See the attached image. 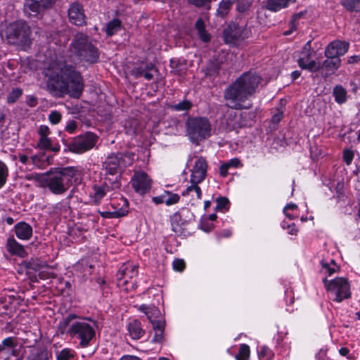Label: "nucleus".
I'll return each instance as SVG.
<instances>
[{"mask_svg":"<svg viewBox=\"0 0 360 360\" xmlns=\"http://www.w3.org/2000/svg\"><path fill=\"white\" fill-rule=\"evenodd\" d=\"M127 328L129 335L134 340L141 338L145 334V330L142 328L141 323L138 320H133L129 323Z\"/></svg>","mask_w":360,"mask_h":360,"instance_id":"obj_25","label":"nucleus"},{"mask_svg":"<svg viewBox=\"0 0 360 360\" xmlns=\"http://www.w3.org/2000/svg\"><path fill=\"white\" fill-rule=\"evenodd\" d=\"M122 22L117 19L115 18L106 24L105 32L107 36L111 37L116 34L121 28Z\"/></svg>","mask_w":360,"mask_h":360,"instance_id":"obj_31","label":"nucleus"},{"mask_svg":"<svg viewBox=\"0 0 360 360\" xmlns=\"http://www.w3.org/2000/svg\"><path fill=\"white\" fill-rule=\"evenodd\" d=\"M340 58L326 57V59L321 63V76L326 78L333 75L340 67Z\"/></svg>","mask_w":360,"mask_h":360,"instance_id":"obj_16","label":"nucleus"},{"mask_svg":"<svg viewBox=\"0 0 360 360\" xmlns=\"http://www.w3.org/2000/svg\"><path fill=\"white\" fill-rule=\"evenodd\" d=\"M61 114L57 110H53L49 115V120L53 124L59 123L61 120Z\"/></svg>","mask_w":360,"mask_h":360,"instance_id":"obj_50","label":"nucleus"},{"mask_svg":"<svg viewBox=\"0 0 360 360\" xmlns=\"http://www.w3.org/2000/svg\"><path fill=\"white\" fill-rule=\"evenodd\" d=\"M349 49V43L342 41H333L330 42L325 50V56L338 58L345 55Z\"/></svg>","mask_w":360,"mask_h":360,"instance_id":"obj_15","label":"nucleus"},{"mask_svg":"<svg viewBox=\"0 0 360 360\" xmlns=\"http://www.w3.org/2000/svg\"><path fill=\"white\" fill-rule=\"evenodd\" d=\"M341 4L349 12L360 13V0H341Z\"/></svg>","mask_w":360,"mask_h":360,"instance_id":"obj_33","label":"nucleus"},{"mask_svg":"<svg viewBox=\"0 0 360 360\" xmlns=\"http://www.w3.org/2000/svg\"><path fill=\"white\" fill-rule=\"evenodd\" d=\"M172 265L174 269L178 271H182L186 267L185 262L181 259H174Z\"/></svg>","mask_w":360,"mask_h":360,"instance_id":"obj_53","label":"nucleus"},{"mask_svg":"<svg viewBox=\"0 0 360 360\" xmlns=\"http://www.w3.org/2000/svg\"><path fill=\"white\" fill-rule=\"evenodd\" d=\"M225 163L227 165V166L229 168H231V167L236 168L240 165V161L238 158H233V159L230 160L229 162H225Z\"/></svg>","mask_w":360,"mask_h":360,"instance_id":"obj_62","label":"nucleus"},{"mask_svg":"<svg viewBox=\"0 0 360 360\" xmlns=\"http://www.w3.org/2000/svg\"><path fill=\"white\" fill-rule=\"evenodd\" d=\"M277 112L272 116L271 122L273 124H278L283 117V110L281 109H277Z\"/></svg>","mask_w":360,"mask_h":360,"instance_id":"obj_55","label":"nucleus"},{"mask_svg":"<svg viewBox=\"0 0 360 360\" xmlns=\"http://www.w3.org/2000/svg\"><path fill=\"white\" fill-rule=\"evenodd\" d=\"M229 201L226 198L220 197L217 199V206L215 210L217 211L227 210L229 209Z\"/></svg>","mask_w":360,"mask_h":360,"instance_id":"obj_46","label":"nucleus"},{"mask_svg":"<svg viewBox=\"0 0 360 360\" xmlns=\"http://www.w3.org/2000/svg\"><path fill=\"white\" fill-rule=\"evenodd\" d=\"M56 0H25L24 11L31 16H37L44 11L51 8Z\"/></svg>","mask_w":360,"mask_h":360,"instance_id":"obj_11","label":"nucleus"},{"mask_svg":"<svg viewBox=\"0 0 360 360\" xmlns=\"http://www.w3.org/2000/svg\"><path fill=\"white\" fill-rule=\"evenodd\" d=\"M283 229L286 227L288 229V233L290 235H296L297 230L295 228V224H292V225L285 224V222H283L282 224Z\"/></svg>","mask_w":360,"mask_h":360,"instance_id":"obj_60","label":"nucleus"},{"mask_svg":"<svg viewBox=\"0 0 360 360\" xmlns=\"http://www.w3.org/2000/svg\"><path fill=\"white\" fill-rule=\"evenodd\" d=\"M22 90L20 89H14L9 92L7 96V102L8 103H15L22 95Z\"/></svg>","mask_w":360,"mask_h":360,"instance_id":"obj_45","label":"nucleus"},{"mask_svg":"<svg viewBox=\"0 0 360 360\" xmlns=\"http://www.w3.org/2000/svg\"><path fill=\"white\" fill-rule=\"evenodd\" d=\"M195 27L202 41L207 43L211 40V35L206 31L205 22L201 18L195 22Z\"/></svg>","mask_w":360,"mask_h":360,"instance_id":"obj_28","label":"nucleus"},{"mask_svg":"<svg viewBox=\"0 0 360 360\" xmlns=\"http://www.w3.org/2000/svg\"><path fill=\"white\" fill-rule=\"evenodd\" d=\"M72 197V193L65 199H63L56 203L49 205V209L51 210V212L57 214L68 212L70 209V200Z\"/></svg>","mask_w":360,"mask_h":360,"instance_id":"obj_19","label":"nucleus"},{"mask_svg":"<svg viewBox=\"0 0 360 360\" xmlns=\"http://www.w3.org/2000/svg\"><path fill=\"white\" fill-rule=\"evenodd\" d=\"M250 347L246 344L240 346L238 353L236 355V360H248L250 357Z\"/></svg>","mask_w":360,"mask_h":360,"instance_id":"obj_39","label":"nucleus"},{"mask_svg":"<svg viewBox=\"0 0 360 360\" xmlns=\"http://www.w3.org/2000/svg\"><path fill=\"white\" fill-rule=\"evenodd\" d=\"M305 60V58H300L298 59V65L303 70H308L311 72L320 71L321 72V63H316L315 60Z\"/></svg>","mask_w":360,"mask_h":360,"instance_id":"obj_26","label":"nucleus"},{"mask_svg":"<svg viewBox=\"0 0 360 360\" xmlns=\"http://www.w3.org/2000/svg\"><path fill=\"white\" fill-rule=\"evenodd\" d=\"M353 158H354V153L351 150H349V149L344 150L343 160L347 165H349L352 163Z\"/></svg>","mask_w":360,"mask_h":360,"instance_id":"obj_52","label":"nucleus"},{"mask_svg":"<svg viewBox=\"0 0 360 360\" xmlns=\"http://www.w3.org/2000/svg\"><path fill=\"white\" fill-rule=\"evenodd\" d=\"M15 299L14 296H8V300L5 298V301L0 304V314H9L13 313V307L11 305Z\"/></svg>","mask_w":360,"mask_h":360,"instance_id":"obj_34","label":"nucleus"},{"mask_svg":"<svg viewBox=\"0 0 360 360\" xmlns=\"http://www.w3.org/2000/svg\"><path fill=\"white\" fill-rule=\"evenodd\" d=\"M221 64L218 60L211 61L207 66L206 75L210 77H215L219 75Z\"/></svg>","mask_w":360,"mask_h":360,"instance_id":"obj_37","label":"nucleus"},{"mask_svg":"<svg viewBox=\"0 0 360 360\" xmlns=\"http://www.w3.org/2000/svg\"><path fill=\"white\" fill-rule=\"evenodd\" d=\"M321 264L323 269L326 271L328 276H332L336 271V269L330 267L328 264L325 262H321Z\"/></svg>","mask_w":360,"mask_h":360,"instance_id":"obj_59","label":"nucleus"},{"mask_svg":"<svg viewBox=\"0 0 360 360\" xmlns=\"http://www.w3.org/2000/svg\"><path fill=\"white\" fill-rule=\"evenodd\" d=\"M145 72L146 69H144L143 65L136 67L132 70V75H134L136 78H139L143 76Z\"/></svg>","mask_w":360,"mask_h":360,"instance_id":"obj_56","label":"nucleus"},{"mask_svg":"<svg viewBox=\"0 0 360 360\" xmlns=\"http://www.w3.org/2000/svg\"><path fill=\"white\" fill-rule=\"evenodd\" d=\"M97 323L89 318H79L75 314H70L58 323V328L61 334H69L79 340L81 347H87L96 336L95 327Z\"/></svg>","mask_w":360,"mask_h":360,"instance_id":"obj_3","label":"nucleus"},{"mask_svg":"<svg viewBox=\"0 0 360 360\" xmlns=\"http://www.w3.org/2000/svg\"><path fill=\"white\" fill-rule=\"evenodd\" d=\"M6 248L7 250L11 255H15L21 257H25L26 255L24 247L18 243L13 237H10L8 238Z\"/></svg>","mask_w":360,"mask_h":360,"instance_id":"obj_23","label":"nucleus"},{"mask_svg":"<svg viewBox=\"0 0 360 360\" xmlns=\"http://www.w3.org/2000/svg\"><path fill=\"white\" fill-rule=\"evenodd\" d=\"M229 167L227 166L226 163L222 164L219 167V172L221 176L225 177L228 174V170Z\"/></svg>","mask_w":360,"mask_h":360,"instance_id":"obj_63","label":"nucleus"},{"mask_svg":"<svg viewBox=\"0 0 360 360\" xmlns=\"http://www.w3.org/2000/svg\"><path fill=\"white\" fill-rule=\"evenodd\" d=\"M186 134L196 144L211 136V124L203 117H189L186 121Z\"/></svg>","mask_w":360,"mask_h":360,"instance_id":"obj_7","label":"nucleus"},{"mask_svg":"<svg viewBox=\"0 0 360 360\" xmlns=\"http://www.w3.org/2000/svg\"><path fill=\"white\" fill-rule=\"evenodd\" d=\"M57 360H70L74 356L73 351L70 349L65 348L57 352Z\"/></svg>","mask_w":360,"mask_h":360,"instance_id":"obj_42","label":"nucleus"},{"mask_svg":"<svg viewBox=\"0 0 360 360\" xmlns=\"http://www.w3.org/2000/svg\"><path fill=\"white\" fill-rule=\"evenodd\" d=\"M18 345V340L15 337H8L4 339L0 344L1 351L5 349H12L13 347H17Z\"/></svg>","mask_w":360,"mask_h":360,"instance_id":"obj_36","label":"nucleus"},{"mask_svg":"<svg viewBox=\"0 0 360 360\" xmlns=\"http://www.w3.org/2000/svg\"><path fill=\"white\" fill-rule=\"evenodd\" d=\"M150 323L155 333L152 342H160L163 338L165 322L162 319H150Z\"/></svg>","mask_w":360,"mask_h":360,"instance_id":"obj_21","label":"nucleus"},{"mask_svg":"<svg viewBox=\"0 0 360 360\" xmlns=\"http://www.w3.org/2000/svg\"><path fill=\"white\" fill-rule=\"evenodd\" d=\"M213 0H187L188 3L198 8L210 10L211 3Z\"/></svg>","mask_w":360,"mask_h":360,"instance_id":"obj_40","label":"nucleus"},{"mask_svg":"<svg viewBox=\"0 0 360 360\" xmlns=\"http://www.w3.org/2000/svg\"><path fill=\"white\" fill-rule=\"evenodd\" d=\"M77 127V122L74 120H71L67 124V125L65 127V129L69 133L72 134L75 131Z\"/></svg>","mask_w":360,"mask_h":360,"instance_id":"obj_57","label":"nucleus"},{"mask_svg":"<svg viewBox=\"0 0 360 360\" xmlns=\"http://www.w3.org/2000/svg\"><path fill=\"white\" fill-rule=\"evenodd\" d=\"M122 160L123 154H112L103 163L105 169V180L109 182L112 190L119 188L121 186L120 166Z\"/></svg>","mask_w":360,"mask_h":360,"instance_id":"obj_8","label":"nucleus"},{"mask_svg":"<svg viewBox=\"0 0 360 360\" xmlns=\"http://www.w3.org/2000/svg\"><path fill=\"white\" fill-rule=\"evenodd\" d=\"M311 41H308L303 46L302 53L304 55L303 58L305 60H309L311 58Z\"/></svg>","mask_w":360,"mask_h":360,"instance_id":"obj_54","label":"nucleus"},{"mask_svg":"<svg viewBox=\"0 0 360 360\" xmlns=\"http://www.w3.org/2000/svg\"><path fill=\"white\" fill-rule=\"evenodd\" d=\"M138 274L137 267L136 266H124L120 269L117 274L119 281L124 280V283L129 282L128 278H132Z\"/></svg>","mask_w":360,"mask_h":360,"instance_id":"obj_24","label":"nucleus"},{"mask_svg":"<svg viewBox=\"0 0 360 360\" xmlns=\"http://www.w3.org/2000/svg\"><path fill=\"white\" fill-rule=\"evenodd\" d=\"M333 95L338 103L342 104L347 101V91L341 85H337L333 88Z\"/></svg>","mask_w":360,"mask_h":360,"instance_id":"obj_32","label":"nucleus"},{"mask_svg":"<svg viewBox=\"0 0 360 360\" xmlns=\"http://www.w3.org/2000/svg\"><path fill=\"white\" fill-rule=\"evenodd\" d=\"M50 354L44 347H32L30 349L27 360H48Z\"/></svg>","mask_w":360,"mask_h":360,"instance_id":"obj_22","label":"nucleus"},{"mask_svg":"<svg viewBox=\"0 0 360 360\" xmlns=\"http://www.w3.org/2000/svg\"><path fill=\"white\" fill-rule=\"evenodd\" d=\"M192 103L188 100H184L179 103L173 104L170 105V109L177 111V112H181V111H188L192 107Z\"/></svg>","mask_w":360,"mask_h":360,"instance_id":"obj_38","label":"nucleus"},{"mask_svg":"<svg viewBox=\"0 0 360 360\" xmlns=\"http://www.w3.org/2000/svg\"><path fill=\"white\" fill-rule=\"evenodd\" d=\"M46 78V89L53 96L68 95L79 98L84 89L81 74L72 65L51 63L43 72Z\"/></svg>","mask_w":360,"mask_h":360,"instance_id":"obj_1","label":"nucleus"},{"mask_svg":"<svg viewBox=\"0 0 360 360\" xmlns=\"http://www.w3.org/2000/svg\"><path fill=\"white\" fill-rule=\"evenodd\" d=\"M127 212L128 210L126 208H121L113 212H99L101 216L106 219L120 218L125 216L127 214Z\"/></svg>","mask_w":360,"mask_h":360,"instance_id":"obj_35","label":"nucleus"},{"mask_svg":"<svg viewBox=\"0 0 360 360\" xmlns=\"http://www.w3.org/2000/svg\"><path fill=\"white\" fill-rule=\"evenodd\" d=\"M180 220L181 215L178 212L174 214L171 218L172 229L176 233H179L181 231V227L179 223Z\"/></svg>","mask_w":360,"mask_h":360,"instance_id":"obj_44","label":"nucleus"},{"mask_svg":"<svg viewBox=\"0 0 360 360\" xmlns=\"http://www.w3.org/2000/svg\"><path fill=\"white\" fill-rule=\"evenodd\" d=\"M46 160V158L43 155H35L34 156H32L31 158V161H32V163L36 166L37 167H41L45 161Z\"/></svg>","mask_w":360,"mask_h":360,"instance_id":"obj_49","label":"nucleus"},{"mask_svg":"<svg viewBox=\"0 0 360 360\" xmlns=\"http://www.w3.org/2000/svg\"><path fill=\"white\" fill-rule=\"evenodd\" d=\"M131 184L135 191L140 195H144L151 187V180L144 172H136Z\"/></svg>","mask_w":360,"mask_h":360,"instance_id":"obj_12","label":"nucleus"},{"mask_svg":"<svg viewBox=\"0 0 360 360\" xmlns=\"http://www.w3.org/2000/svg\"><path fill=\"white\" fill-rule=\"evenodd\" d=\"M77 172V170L73 167H65L42 174H32L27 179L34 180L40 187L47 188L51 193L60 195L72 185V179Z\"/></svg>","mask_w":360,"mask_h":360,"instance_id":"obj_4","label":"nucleus"},{"mask_svg":"<svg viewBox=\"0 0 360 360\" xmlns=\"http://www.w3.org/2000/svg\"><path fill=\"white\" fill-rule=\"evenodd\" d=\"M207 162L202 157L198 158L195 165L191 170V183L200 184L207 174Z\"/></svg>","mask_w":360,"mask_h":360,"instance_id":"obj_14","label":"nucleus"},{"mask_svg":"<svg viewBox=\"0 0 360 360\" xmlns=\"http://www.w3.org/2000/svg\"><path fill=\"white\" fill-rule=\"evenodd\" d=\"M272 356L273 353L267 347H262L259 352V357L260 360H270Z\"/></svg>","mask_w":360,"mask_h":360,"instance_id":"obj_47","label":"nucleus"},{"mask_svg":"<svg viewBox=\"0 0 360 360\" xmlns=\"http://www.w3.org/2000/svg\"><path fill=\"white\" fill-rule=\"evenodd\" d=\"M8 176V169L7 165L0 160V188L6 184Z\"/></svg>","mask_w":360,"mask_h":360,"instance_id":"obj_41","label":"nucleus"},{"mask_svg":"<svg viewBox=\"0 0 360 360\" xmlns=\"http://www.w3.org/2000/svg\"><path fill=\"white\" fill-rule=\"evenodd\" d=\"M295 1V0H268L266 8L271 11H278Z\"/></svg>","mask_w":360,"mask_h":360,"instance_id":"obj_30","label":"nucleus"},{"mask_svg":"<svg viewBox=\"0 0 360 360\" xmlns=\"http://www.w3.org/2000/svg\"><path fill=\"white\" fill-rule=\"evenodd\" d=\"M261 78L252 72L243 73L224 91V98L226 105L235 110L250 109L252 103L245 102L252 96Z\"/></svg>","mask_w":360,"mask_h":360,"instance_id":"obj_2","label":"nucleus"},{"mask_svg":"<svg viewBox=\"0 0 360 360\" xmlns=\"http://www.w3.org/2000/svg\"><path fill=\"white\" fill-rule=\"evenodd\" d=\"M52 141L47 136L40 137L38 146L41 149L49 150L51 147Z\"/></svg>","mask_w":360,"mask_h":360,"instance_id":"obj_48","label":"nucleus"},{"mask_svg":"<svg viewBox=\"0 0 360 360\" xmlns=\"http://www.w3.org/2000/svg\"><path fill=\"white\" fill-rule=\"evenodd\" d=\"M30 28L22 20H18L9 24L1 32V38L8 44L25 48L31 44Z\"/></svg>","mask_w":360,"mask_h":360,"instance_id":"obj_5","label":"nucleus"},{"mask_svg":"<svg viewBox=\"0 0 360 360\" xmlns=\"http://www.w3.org/2000/svg\"><path fill=\"white\" fill-rule=\"evenodd\" d=\"M119 360H141L140 358L132 356V355H125L121 357Z\"/></svg>","mask_w":360,"mask_h":360,"instance_id":"obj_64","label":"nucleus"},{"mask_svg":"<svg viewBox=\"0 0 360 360\" xmlns=\"http://www.w3.org/2000/svg\"><path fill=\"white\" fill-rule=\"evenodd\" d=\"M50 133L49 128L46 125H41L38 129L40 137L47 136Z\"/></svg>","mask_w":360,"mask_h":360,"instance_id":"obj_58","label":"nucleus"},{"mask_svg":"<svg viewBox=\"0 0 360 360\" xmlns=\"http://www.w3.org/2000/svg\"><path fill=\"white\" fill-rule=\"evenodd\" d=\"M182 195L191 196L192 200H199L202 198V191L198 184L191 183V185L182 192Z\"/></svg>","mask_w":360,"mask_h":360,"instance_id":"obj_29","label":"nucleus"},{"mask_svg":"<svg viewBox=\"0 0 360 360\" xmlns=\"http://www.w3.org/2000/svg\"><path fill=\"white\" fill-rule=\"evenodd\" d=\"M93 194L91 195V198L96 203H99L101 200L105 195L106 193L110 191L111 186L109 182L105 180L103 185H94L93 186Z\"/></svg>","mask_w":360,"mask_h":360,"instance_id":"obj_20","label":"nucleus"},{"mask_svg":"<svg viewBox=\"0 0 360 360\" xmlns=\"http://www.w3.org/2000/svg\"><path fill=\"white\" fill-rule=\"evenodd\" d=\"M68 18L70 22L77 26L86 25V16L83 6L77 2L70 4L68 9Z\"/></svg>","mask_w":360,"mask_h":360,"instance_id":"obj_13","label":"nucleus"},{"mask_svg":"<svg viewBox=\"0 0 360 360\" xmlns=\"http://www.w3.org/2000/svg\"><path fill=\"white\" fill-rule=\"evenodd\" d=\"M70 51L80 60L89 63H95L99 58L96 47L91 42L89 37L83 33L76 34L70 44Z\"/></svg>","mask_w":360,"mask_h":360,"instance_id":"obj_6","label":"nucleus"},{"mask_svg":"<svg viewBox=\"0 0 360 360\" xmlns=\"http://www.w3.org/2000/svg\"><path fill=\"white\" fill-rule=\"evenodd\" d=\"M16 236L20 240H28L32 235V226L25 222H19L14 226Z\"/></svg>","mask_w":360,"mask_h":360,"instance_id":"obj_18","label":"nucleus"},{"mask_svg":"<svg viewBox=\"0 0 360 360\" xmlns=\"http://www.w3.org/2000/svg\"><path fill=\"white\" fill-rule=\"evenodd\" d=\"M238 0H221L218 6L216 15L221 18H225L230 12L233 5Z\"/></svg>","mask_w":360,"mask_h":360,"instance_id":"obj_27","label":"nucleus"},{"mask_svg":"<svg viewBox=\"0 0 360 360\" xmlns=\"http://www.w3.org/2000/svg\"><path fill=\"white\" fill-rule=\"evenodd\" d=\"M243 32L242 27L236 25L229 26L228 29L224 31L226 41L227 43H235L238 40L243 39L245 37V36L243 35Z\"/></svg>","mask_w":360,"mask_h":360,"instance_id":"obj_17","label":"nucleus"},{"mask_svg":"<svg viewBox=\"0 0 360 360\" xmlns=\"http://www.w3.org/2000/svg\"><path fill=\"white\" fill-rule=\"evenodd\" d=\"M164 195H167L165 204L167 205H172L177 203L179 201L180 196L176 193H173L169 191H165Z\"/></svg>","mask_w":360,"mask_h":360,"instance_id":"obj_43","label":"nucleus"},{"mask_svg":"<svg viewBox=\"0 0 360 360\" xmlns=\"http://www.w3.org/2000/svg\"><path fill=\"white\" fill-rule=\"evenodd\" d=\"M167 198V195L162 194L159 196H155L152 198V200L154 203L158 205L162 203H165V200Z\"/></svg>","mask_w":360,"mask_h":360,"instance_id":"obj_61","label":"nucleus"},{"mask_svg":"<svg viewBox=\"0 0 360 360\" xmlns=\"http://www.w3.org/2000/svg\"><path fill=\"white\" fill-rule=\"evenodd\" d=\"M323 282L327 291L335 295L333 301L341 302L343 300L350 297V286L345 278L339 277L330 281L325 278Z\"/></svg>","mask_w":360,"mask_h":360,"instance_id":"obj_9","label":"nucleus"},{"mask_svg":"<svg viewBox=\"0 0 360 360\" xmlns=\"http://www.w3.org/2000/svg\"><path fill=\"white\" fill-rule=\"evenodd\" d=\"M98 137L91 131L77 136L67 143L70 151L74 153L82 154L93 148Z\"/></svg>","mask_w":360,"mask_h":360,"instance_id":"obj_10","label":"nucleus"},{"mask_svg":"<svg viewBox=\"0 0 360 360\" xmlns=\"http://www.w3.org/2000/svg\"><path fill=\"white\" fill-rule=\"evenodd\" d=\"M250 3L245 0H238L237 1L236 10L239 13H245L250 8Z\"/></svg>","mask_w":360,"mask_h":360,"instance_id":"obj_51","label":"nucleus"}]
</instances>
